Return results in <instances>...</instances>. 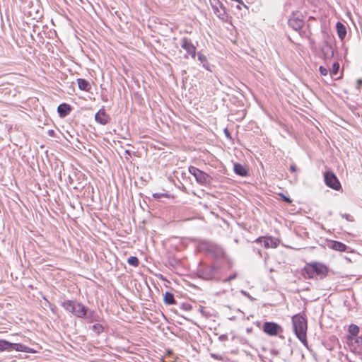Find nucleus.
Returning <instances> with one entry per match:
<instances>
[{"mask_svg":"<svg viewBox=\"0 0 362 362\" xmlns=\"http://www.w3.org/2000/svg\"><path fill=\"white\" fill-rule=\"evenodd\" d=\"M293 332L297 338L305 346H307L306 332L307 320L303 314L298 313L292 317Z\"/></svg>","mask_w":362,"mask_h":362,"instance_id":"nucleus-1","label":"nucleus"},{"mask_svg":"<svg viewBox=\"0 0 362 362\" xmlns=\"http://www.w3.org/2000/svg\"><path fill=\"white\" fill-rule=\"evenodd\" d=\"M62 306L68 312L72 313L78 318L83 319L85 317L87 307L83 303L71 300H64Z\"/></svg>","mask_w":362,"mask_h":362,"instance_id":"nucleus-2","label":"nucleus"},{"mask_svg":"<svg viewBox=\"0 0 362 362\" xmlns=\"http://www.w3.org/2000/svg\"><path fill=\"white\" fill-rule=\"evenodd\" d=\"M200 248L206 253L210 254L215 259H221L225 257V252L223 248L211 241H202L200 243Z\"/></svg>","mask_w":362,"mask_h":362,"instance_id":"nucleus-3","label":"nucleus"},{"mask_svg":"<svg viewBox=\"0 0 362 362\" xmlns=\"http://www.w3.org/2000/svg\"><path fill=\"white\" fill-rule=\"evenodd\" d=\"M188 170L189 173L194 177L197 182L200 185L208 186L211 184L213 180L212 177L204 171L194 166H189Z\"/></svg>","mask_w":362,"mask_h":362,"instance_id":"nucleus-4","label":"nucleus"},{"mask_svg":"<svg viewBox=\"0 0 362 362\" xmlns=\"http://www.w3.org/2000/svg\"><path fill=\"white\" fill-rule=\"evenodd\" d=\"M218 268L214 265L200 264L197 269V275L199 278L209 281L215 278Z\"/></svg>","mask_w":362,"mask_h":362,"instance_id":"nucleus-5","label":"nucleus"},{"mask_svg":"<svg viewBox=\"0 0 362 362\" xmlns=\"http://www.w3.org/2000/svg\"><path fill=\"white\" fill-rule=\"evenodd\" d=\"M288 25L296 31H299L301 35V29L304 26L303 16L300 13H293L288 21Z\"/></svg>","mask_w":362,"mask_h":362,"instance_id":"nucleus-6","label":"nucleus"},{"mask_svg":"<svg viewBox=\"0 0 362 362\" xmlns=\"http://www.w3.org/2000/svg\"><path fill=\"white\" fill-rule=\"evenodd\" d=\"M262 331L269 336H276L283 332V329L276 322H265L262 325Z\"/></svg>","mask_w":362,"mask_h":362,"instance_id":"nucleus-7","label":"nucleus"},{"mask_svg":"<svg viewBox=\"0 0 362 362\" xmlns=\"http://www.w3.org/2000/svg\"><path fill=\"white\" fill-rule=\"evenodd\" d=\"M210 4L216 16L223 21H227L228 15L223 4L219 0H210Z\"/></svg>","mask_w":362,"mask_h":362,"instance_id":"nucleus-8","label":"nucleus"},{"mask_svg":"<svg viewBox=\"0 0 362 362\" xmlns=\"http://www.w3.org/2000/svg\"><path fill=\"white\" fill-rule=\"evenodd\" d=\"M325 182L327 186L335 190L341 189V184L336 175L332 172H326L324 175Z\"/></svg>","mask_w":362,"mask_h":362,"instance_id":"nucleus-9","label":"nucleus"},{"mask_svg":"<svg viewBox=\"0 0 362 362\" xmlns=\"http://www.w3.org/2000/svg\"><path fill=\"white\" fill-rule=\"evenodd\" d=\"M181 47L186 51V52L192 57V58L195 59L197 52V48L195 45L192 42V40L188 37H182L181 39Z\"/></svg>","mask_w":362,"mask_h":362,"instance_id":"nucleus-10","label":"nucleus"},{"mask_svg":"<svg viewBox=\"0 0 362 362\" xmlns=\"http://www.w3.org/2000/svg\"><path fill=\"white\" fill-rule=\"evenodd\" d=\"M303 275L305 279H313L317 276V262L306 264L303 270Z\"/></svg>","mask_w":362,"mask_h":362,"instance_id":"nucleus-11","label":"nucleus"},{"mask_svg":"<svg viewBox=\"0 0 362 362\" xmlns=\"http://www.w3.org/2000/svg\"><path fill=\"white\" fill-rule=\"evenodd\" d=\"M85 317L83 319L86 320L88 323L100 322L101 318L100 315L94 310H90L88 308L86 310Z\"/></svg>","mask_w":362,"mask_h":362,"instance_id":"nucleus-12","label":"nucleus"},{"mask_svg":"<svg viewBox=\"0 0 362 362\" xmlns=\"http://www.w3.org/2000/svg\"><path fill=\"white\" fill-rule=\"evenodd\" d=\"M109 119V115L106 113L104 108L100 109L95 115V121L103 125L107 124Z\"/></svg>","mask_w":362,"mask_h":362,"instance_id":"nucleus-13","label":"nucleus"},{"mask_svg":"<svg viewBox=\"0 0 362 362\" xmlns=\"http://www.w3.org/2000/svg\"><path fill=\"white\" fill-rule=\"evenodd\" d=\"M71 112V106L68 103H61L57 107V113L62 118L66 117Z\"/></svg>","mask_w":362,"mask_h":362,"instance_id":"nucleus-14","label":"nucleus"},{"mask_svg":"<svg viewBox=\"0 0 362 362\" xmlns=\"http://www.w3.org/2000/svg\"><path fill=\"white\" fill-rule=\"evenodd\" d=\"M13 350L16 351H21L30 354L35 352V351L33 349L28 347L27 346L21 343H11V351Z\"/></svg>","mask_w":362,"mask_h":362,"instance_id":"nucleus-15","label":"nucleus"},{"mask_svg":"<svg viewBox=\"0 0 362 362\" xmlns=\"http://www.w3.org/2000/svg\"><path fill=\"white\" fill-rule=\"evenodd\" d=\"M233 170L239 176L246 177L248 175V170L241 163H235L233 164Z\"/></svg>","mask_w":362,"mask_h":362,"instance_id":"nucleus-16","label":"nucleus"},{"mask_svg":"<svg viewBox=\"0 0 362 362\" xmlns=\"http://www.w3.org/2000/svg\"><path fill=\"white\" fill-rule=\"evenodd\" d=\"M322 52L326 59H330L333 57V47L327 42L325 43L321 48Z\"/></svg>","mask_w":362,"mask_h":362,"instance_id":"nucleus-17","label":"nucleus"},{"mask_svg":"<svg viewBox=\"0 0 362 362\" xmlns=\"http://www.w3.org/2000/svg\"><path fill=\"white\" fill-rule=\"evenodd\" d=\"M76 81H77L78 88L81 90H84L86 92H88L90 90L91 85L89 83V81H87L86 79L79 78H77Z\"/></svg>","mask_w":362,"mask_h":362,"instance_id":"nucleus-18","label":"nucleus"},{"mask_svg":"<svg viewBox=\"0 0 362 362\" xmlns=\"http://www.w3.org/2000/svg\"><path fill=\"white\" fill-rule=\"evenodd\" d=\"M198 61L202 64V66L207 71H212L211 65L209 63L206 57L201 52L197 53Z\"/></svg>","mask_w":362,"mask_h":362,"instance_id":"nucleus-19","label":"nucleus"},{"mask_svg":"<svg viewBox=\"0 0 362 362\" xmlns=\"http://www.w3.org/2000/svg\"><path fill=\"white\" fill-rule=\"evenodd\" d=\"M278 245H279L278 240L273 237L268 236V237H265V238L264 239V246L266 248H269V247L275 248L278 246Z\"/></svg>","mask_w":362,"mask_h":362,"instance_id":"nucleus-20","label":"nucleus"},{"mask_svg":"<svg viewBox=\"0 0 362 362\" xmlns=\"http://www.w3.org/2000/svg\"><path fill=\"white\" fill-rule=\"evenodd\" d=\"M336 29L337 35L341 40H343L346 35V28L341 22H337L336 24Z\"/></svg>","mask_w":362,"mask_h":362,"instance_id":"nucleus-21","label":"nucleus"},{"mask_svg":"<svg viewBox=\"0 0 362 362\" xmlns=\"http://www.w3.org/2000/svg\"><path fill=\"white\" fill-rule=\"evenodd\" d=\"M163 302L165 305H175L177 303L174 294L170 291H166L163 295Z\"/></svg>","mask_w":362,"mask_h":362,"instance_id":"nucleus-22","label":"nucleus"},{"mask_svg":"<svg viewBox=\"0 0 362 362\" xmlns=\"http://www.w3.org/2000/svg\"><path fill=\"white\" fill-rule=\"evenodd\" d=\"M329 247L334 250H338L341 252L345 251L347 248L346 245L337 241H332L331 243H329Z\"/></svg>","mask_w":362,"mask_h":362,"instance_id":"nucleus-23","label":"nucleus"},{"mask_svg":"<svg viewBox=\"0 0 362 362\" xmlns=\"http://www.w3.org/2000/svg\"><path fill=\"white\" fill-rule=\"evenodd\" d=\"M347 340L351 345H355L357 347L362 345V337L353 336L352 337H348Z\"/></svg>","mask_w":362,"mask_h":362,"instance_id":"nucleus-24","label":"nucleus"},{"mask_svg":"<svg viewBox=\"0 0 362 362\" xmlns=\"http://www.w3.org/2000/svg\"><path fill=\"white\" fill-rule=\"evenodd\" d=\"M11 342L6 339H0V351H11Z\"/></svg>","mask_w":362,"mask_h":362,"instance_id":"nucleus-25","label":"nucleus"},{"mask_svg":"<svg viewBox=\"0 0 362 362\" xmlns=\"http://www.w3.org/2000/svg\"><path fill=\"white\" fill-rule=\"evenodd\" d=\"M92 331L97 335H100L105 330L103 325L99 323H95L90 327Z\"/></svg>","mask_w":362,"mask_h":362,"instance_id":"nucleus-26","label":"nucleus"},{"mask_svg":"<svg viewBox=\"0 0 362 362\" xmlns=\"http://www.w3.org/2000/svg\"><path fill=\"white\" fill-rule=\"evenodd\" d=\"M359 333V327L356 325H351L349 327V334L347 336L348 337H352L353 336H356Z\"/></svg>","mask_w":362,"mask_h":362,"instance_id":"nucleus-27","label":"nucleus"},{"mask_svg":"<svg viewBox=\"0 0 362 362\" xmlns=\"http://www.w3.org/2000/svg\"><path fill=\"white\" fill-rule=\"evenodd\" d=\"M339 64L338 62H334L332 64V69L329 70L330 76L334 78H338L339 77H335L339 71Z\"/></svg>","mask_w":362,"mask_h":362,"instance_id":"nucleus-28","label":"nucleus"},{"mask_svg":"<svg viewBox=\"0 0 362 362\" xmlns=\"http://www.w3.org/2000/svg\"><path fill=\"white\" fill-rule=\"evenodd\" d=\"M328 269L326 266L318 264V277L322 278L326 276Z\"/></svg>","mask_w":362,"mask_h":362,"instance_id":"nucleus-29","label":"nucleus"},{"mask_svg":"<svg viewBox=\"0 0 362 362\" xmlns=\"http://www.w3.org/2000/svg\"><path fill=\"white\" fill-rule=\"evenodd\" d=\"M127 263L133 267H138L139 264V259L135 256H131L127 259Z\"/></svg>","mask_w":362,"mask_h":362,"instance_id":"nucleus-30","label":"nucleus"},{"mask_svg":"<svg viewBox=\"0 0 362 362\" xmlns=\"http://www.w3.org/2000/svg\"><path fill=\"white\" fill-rule=\"evenodd\" d=\"M278 196L280 197V199L286 203V204H291L292 203V199L288 197V196H286L285 195L284 193L282 192H280L278 194Z\"/></svg>","mask_w":362,"mask_h":362,"instance_id":"nucleus-31","label":"nucleus"},{"mask_svg":"<svg viewBox=\"0 0 362 362\" xmlns=\"http://www.w3.org/2000/svg\"><path fill=\"white\" fill-rule=\"evenodd\" d=\"M199 310L203 316L209 317L211 315V314L205 310V308L202 305H199Z\"/></svg>","mask_w":362,"mask_h":362,"instance_id":"nucleus-32","label":"nucleus"},{"mask_svg":"<svg viewBox=\"0 0 362 362\" xmlns=\"http://www.w3.org/2000/svg\"><path fill=\"white\" fill-rule=\"evenodd\" d=\"M180 308L184 310L189 311L192 309V305L187 303H182L181 304Z\"/></svg>","mask_w":362,"mask_h":362,"instance_id":"nucleus-33","label":"nucleus"},{"mask_svg":"<svg viewBox=\"0 0 362 362\" xmlns=\"http://www.w3.org/2000/svg\"><path fill=\"white\" fill-rule=\"evenodd\" d=\"M168 197L167 194L165 193H153V197L155 199H160L161 197Z\"/></svg>","mask_w":362,"mask_h":362,"instance_id":"nucleus-34","label":"nucleus"},{"mask_svg":"<svg viewBox=\"0 0 362 362\" xmlns=\"http://www.w3.org/2000/svg\"><path fill=\"white\" fill-rule=\"evenodd\" d=\"M237 277V274L236 273H234L231 275H230L228 278H226V279L223 280L224 282H229L235 279H236Z\"/></svg>","mask_w":362,"mask_h":362,"instance_id":"nucleus-35","label":"nucleus"},{"mask_svg":"<svg viewBox=\"0 0 362 362\" xmlns=\"http://www.w3.org/2000/svg\"><path fill=\"white\" fill-rule=\"evenodd\" d=\"M319 69H320L321 74L323 76H326L327 74L328 71H329L326 67H324V66H320Z\"/></svg>","mask_w":362,"mask_h":362,"instance_id":"nucleus-36","label":"nucleus"},{"mask_svg":"<svg viewBox=\"0 0 362 362\" xmlns=\"http://www.w3.org/2000/svg\"><path fill=\"white\" fill-rule=\"evenodd\" d=\"M211 358H213L214 359H216V360H218V361H222L223 360V356L219 355V354H211Z\"/></svg>","mask_w":362,"mask_h":362,"instance_id":"nucleus-37","label":"nucleus"},{"mask_svg":"<svg viewBox=\"0 0 362 362\" xmlns=\"http://www.w3.org/2000/svg\"><path fill=\"white\" fill-rule=\"evenodd\" d=\"M223 132H224L225 136L228 139H232L231 134H230V131L228 129V128H225Z\"/></svg>","mask_w":362,"mask_h":362,"instance_id":"nucleus-38","label":"nucleus"},{"mask_svg":"<svg viewBox=\"0 0 362 362\" xmlns=\"http://www.w3.org/2000/svg\"><path fill=\"white\" fill-rule=\"evenodd\" d=\"M289 170L291 173H294L297 172V167L296 165L293 163L290 165Z\"/></svg>","mask_w":362,"mask_h":362,"instance_id":"nucleus-39","label":"nucleus"},{"mask_svg":"<svg viewBox=\"0 0 362 362\" xmlns=\"http://www.w3.org/2000/svg\"><path fill=\"white\" fill-rule=\"evenodd\" d=\"M218 339L221 341H227L228 340V335H226V334H221V335L219 336Z\"/></svg>","mask_w":362,"mask_h":362,"instance_id":"nucleus-40","label":"nucleus"},{"mask_svg":"<svg viewBox=\"0 0 362 362\" xmlns=\"http://www.w3.org/2000/svg\"><path fill=\"white\" fill-rule=\"evenodd\" d=\"M264 238L265 237H259L255 240V243H262V241L264 242Z\"/></svg>","mask_w":362,"mask_h":362,"instance_id":"nucleus-41","label":"nucleus"},{"mask_svg":"<svg viewBox=\"0 0 362 362\" xmlns=\"http://www.w3.org/2000/svg\"><path fill=\"white\" fill-rule=\"evenodd\" d=\"M241 292H242V293H243V295H245V296H247V297H248L249 298L252 299V297L250 296V295L249 293H247L246 291H242Z\"/></svg>","mask_w":362,"mask_h":362,"instance_id":"nucleus-42","label":"nucleus"},{"mask_svg":"<svg viewBox=\"0 0 362 362\" xmlns=\"http://www.w3.org/2000/svg\"><path fill=\"white\" fill-rule=\"evenodd\" d=\"M124 153L129 156H132V152L129 149H126L125 151H124Z\"/></svg>","mask_w":362,"mask_h":362,"instance_id":"nucleus-43","label":"nucleus"},{"mask_svg":"<svg viewBox=\"0 0 362 362\" xmlns=\"http://www.w3.org/2000/svg\"><path fill=\"white\" fill-rule=\"evenodd\" d=\"M271 352L274 355H278L279 354V351L277 350H276V349H272Z\"/></svg>","mask_w":362,"mask_h":362,"instance_id":"nucleus-44","label":"nucleus"},{"mask_svg":"<svg viewBox=\"0 0 362 362\" xmlns=\"http://www.w3.org/2000/svg\"><path fill=\"white\" fill-rule=\"evenodd\" d=\"M252 331V328H247V332H250Z\"/></svg>","mask_w":362,"mask_h":362,"instance_id":"nucleus-45","label":"nucleus"},{"mask_svg":"<svg viewBox=\"0 0 362 362\" xmlns=\"http://www.w3.org/2000/svg\"><path fill=\"white\" fill-rule=\"evenodd\" d=\"M49 134H52L53 133V130H49Z\"/></svg>","mask_w":362,"mask_h":362,"instance_id":"nucleus-46","label":"nucleus"},{"mask_svg":"<svg viewBox=\"0 0 362 362\" xmlns=\"http://www.w3.org/2000/svg\"><path fill=\"white\" fill-rule=\"evenodd\" d=\"M358 83H362V80H358Z\"/></svg>","mask_w":362,"mask_h":362,"instance_id":"nucleus-47","label":"nucleus"},{"mask_svg":"<svg viewBox=\"0 0 362 362\" xmlns=\"http://www.w3.org/2000/svg\"><path fill=\"white\" fill-rule=\"evenodd\" d=\"M303 35L307 37L305 32V31H303Z\"/></svg>","mask_w":362,"mask_h":362,"instance_id":"nucleus-48","label":"nucleus"}]
</instances>
